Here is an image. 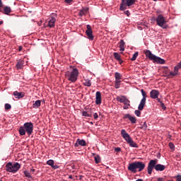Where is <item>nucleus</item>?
<instances>
[{
  "label": "nucleus",
  "instance_id": "1",
  "mask_svg": "<svg viewBox=\"0 0 181 181\" xmlns=\"http://www.w3.org/2000/svg\"><path fill=\"white\" fill-rule=\"evenodd\" d=\"M155 169L157 172H163L166 166L158 164V159L151 160L148 164L147 172L148 175H152V171Z\"/></svg>",
  "mask_w": 181,
  "mask_h": 181
},
{
  "label": "nucleus",
  "instance_id": "2",
  "mask_svg": "<svg viewBox=\"0 0 181 181\" xmlns=\"http://www.w3.org/2000/svg\"><path fill=\"white\" fill-rule=\"evenodd\" d=\"M146 166V165L144 162L134 161L129 163L127 169L129 172H132V173H136V172H142Z\"/></svg>",
  "mask_w": 181,
  "mask_h": 181
},
{
  "label": "nucleus",
  "instance_id": "3",
  "mask_svg": "<svg viewBox=\"0 0 181 181\" xmlns=\"http://www.w3.org/2000/svg\"><path fill=\"white\" fill-rule=\"evenodd\" d=\"M18 131L21 136L26 135V132L28 136H30L33 134V123L31 122L24 123L23 126L20 127Z\"/></svg>",
  "mask_w": 181,
  "mask_h": 181
},
{
  "label": "nucleus",
  "instance_id": "4",
  "mask_svg": "<svg viewBox=\"0 0 181 181\" xmlns=\"http://www.w3.org/2000/svg\"><path fill=\"white\" fill-rule=\"evenodd\" d=\"M144 54H146V57L149 59V60L153 61V63H158V64H165V59L159 57H156V55L152 54L150 50L146 49L144 52Z\"/></svg>",
  "mask_w": 181,
  "mask_h": 181
},
{
  "label": "nucleus",
  "instance_id": "5",
  "mask_svg": "<svg viewBox=\"0 0 181 181\" xmlns=\"http://www.w3.org/2000/svg\"><path fill=\"white\" fill-rule=\"evenodd\" d=\"M121 135L122 138L124 139V140L129 144V146L131 148H138V144L132 140V138H131V136L129 135L128 133H127V131L125 129L121 130Z\"/></svg>",
  "mask_w": 181,
  "mask_h": 181
},
{
  "label": "nucleus",
  "instance_id": "6",
  "mask_svg": "<svg viewBox=\"0 0 181 181\" xmlns=\"http://www.w3.org/2000/svg\"><path fill=\"white\" fill-rule=\"evenodd\" d=\"M66 76L69 81L76 83L78 78V69H77V68H74L71 71L66 72Z\"/></svg>",
  "mask_w": 181,
  "mask_h": 181
},
{
  "label": "nucleus",
  "instance_id": "7",
  "mask_svg": "<svg viewBox=\"0 0 181 181\" xmlns=\"http://www.w3.org/2000/svg\"><path fill=\"white\" fill-rule=\"evenodd\" d=\"M20 169L21 164L19 163H15L13 164H12V163H8L6 165V170L11 173H16V172H18V170Z\"/></svg>",
  "mask_w": 181,
  "mask_h": 181
},
{
  "label": "nucleus",
  "instance_id": "8",
  "mask_svg": "<svg viewBox=\"0 0 181 181\" xmlns=\"http://www.w3.org/2000/svg\"><path fill=\"white\" fill-rule=\"evenodd\" d=\"M156 22L158 26H160L162 29H168V21H166V18L162 14H159L156 17Z\"/></svg>",
  "mask_w": 181,
  "mask_h": 181
},
{
  "label": "nucleus",
  "instance_id": "9",
  "mask_svg": "<svg viewBox=\"0 0 181 181\" xmlns=\"http://www.w3.org/2000/svg\"><path fill=\"white\" fill-rule=\"evenodd\" d=\"M116 100L119 103H122V104H124L123 108L124 110H128V108L131 107V101H129V100H128V98H127V96L125 95L117 96L116 98Z\"/></svg>",
  "mask_w": 181,
  "mask_h": 181
},
{
  "label": "nucleus",
  "instance_id": "10",
  "mask_svg": "<svg viewBox=\"0 0 181 181\" xmlns=\"http://www.w3.org/2000/svg\"><path fill=\"white\" fill-rule=\"evenodd\" d=\"M141 92L143 98L139 105L138 110L142 111V110H144V107H145V104H146V93L145 92V90H144V89H141Z\"/></svg>",
  "mask_w": 181,
  "mask_h": 181
},
{
  "label": "nucleus",
  "instance_id": "11",
  "mask_svg": "<svg viewBox=\"0 0 181 181\" xmlns=\"http://www.w3.org/2000/svg\"><path fill=\"white\" fill-rule=\"evenodd\" d=\"M86 29L87 30H86V33L88 36V39H89V40H94V35H93V30L91 29V25H87Z\"/></svg>",
  "mask_w": 181,
  "mask_h": 181
},
{
  "label": "nucleus",
  "instance_id": "12",
  "mask_svg": "<svg viewBox=\"0 0 181 181\" xmlns=\"http://www.w3.org/2000/svg\"><path fill=\"white\" fill-rule=\"evenodd\" d=\"M56 18H57V16L54 13L52 14V16L49 17V21H48L49 28H54Z\"/></svg>",
  "mask_w": 181,
  "mask_h": 181
},
{
  "label": "nucleus",
  "instance_id": "13",
  "mask_svg": "<svg viewBox=\"0 0 181 181\" xmlns=\"http://www.w3.org/2000/svg\"><path fill=\"white\" fill-rule=\"evenodd\" d=\"M123 119H129L132 124H136V117L132 116L129 114L124 115Z\"/></svg>",
  "mask_w": 181,
  "mask_h": 181
},
{
  "label": "nucleus",
  "instance_id": "14",
  "mask_svg": "<svg viewBox=\"0 0 181 181\" xmlns=\"http://www.w3.org/2000/svg\"><path fill=\"white\" fill-rule=\"evenodd\" d=\"M150 97L153 99L158 98V97H159V90L155 89L152 90L150 92Z\"/></svg>",
  "mask_w": 181,
  "mask_h": 181
},
{
  "label": "nucleus",
  "instance_id": "15",
  "mask_svg": "<svg viewBox=\"0 0 181 181\" xmlns=\"http://www.w3.org/2000/svg\"><path fill=\"white\" fill-rule=\"evenodd\" d=\"M95 104L100 105L101 104V92L98 91L95 94Z\"/></svg>",
  "mask_w": 181,
  "mask_h": 181
},
{
  "label": "nucleus",
  "instance_id": "16",
  "mask_svg": "<svg viewBox=\"0 0 181 181\" xmlns=\"http://www.w3.org/2000/svg\"><path fill=\"white\" fill-rule=\"evenodd\" d=\"M86 146V141L83 139H78L75 144V146L78 148V146Z\"/></svg>",
  "mask_w": 181,
  "mask_h": 181
},
{
  "label": "nucleus",
  "instance_id": "17",
  "mask_svg": "<svg viewBox=\"0 0 181 181\" xmlns=\"http://www.w3.org/2000/svg\"><path fill=\"white\" fill-rule=\"evenodd\" d=\"M13 95L15 97V98H18V100L21 98H23L25 97V93H22V92H18V91H14L13 92Z\"/></svg>",
  "mask_w": 181,
  "mask_h": 181
},
{
  "label": "nucleus",
  "instance_id": "18",
  "mask_svg": "<svg viewBox=\"0 0 181 181\" xmlns=\"http://www.w3.org/2000/svg\"><path fill=\"white\" fill-rule=\"evenodd\" d=\"M23 64H24L23 60L19 59L16 64L17 70H21L23 69Z\"/></svg>",
  "mask_w": 181,
  "mask_h": 181
},
{
  "label": "nucleus",
  "instance_id": "19",
  "mask_svg": "<svg viewBox=\"0 0 181 181\" xmlns=\"http://www.w3.org/2000/svg\"><path fill=\"white\" fill-rule=\"evenodd\" d=\"M119 45L120 52H124L125 50V42H124V40H121Z\"/></svg>",
  "mask_w": 181,
  "mask_h": 181
},
{
  "label": "nucleus",
  "instance_id": "20",
  "mask_svg": "<svg viewBox=\"0 0 181 181\" xmlns=\"http://www.w3.org/2000/svg\"><path fill=\"white\" fill-rule=\"evenodd\" d=\"M11 12L12 9L11 8V7L8 6L4 7L3 13H4V15H9V13H11Z\"/></svg>",
  "mask_w": 181,
  "mask_h": 181
},
{
  "label": "nucleus",
  "instance_id": "21",
  "mask_svg": "<svg viewBox=\"0 0 181 181\" xmlns=\"http://www.w3.org/2000/svg\"><path fill=\"white\" fill-rule=\"evenodd\" d=\"M87 12H88V8H83V9L80 10L78 16L81 17L83 15H87Z\"/></svg>",
  "mask_w": 181,
  "mask_h": 181
},
{
  "label": "nucleus",
  "instance_id": "22",
  "mask_svg": "<svg viewBox=\"0 0 181 181\" xmlns=\"http://www.w3.org/2000/svg\"><path fill=\"white\" fill-rule=\"evenodd\" d=\"M127 6H128L127 5V1H125V0H122V3L120 4V7H119V9L121 11H125V9H127Z\"/></svg>",
  "mask_w": 181,
  "mask_h": 181
},
{
  "label": "nucleus",
  "instance_id": "23",
  "mask_svg": "<svg viewBox=\"0 0 181 181\" xmlns=\"http://www.w3.org/2000/svg\"><path fill=\"white\" fill-rule=\"evenodd\" d=\"M113 56L116 60L119 62V63H122V60L121 59V55L118 54V52H114Z\"/></svg>",
  "mask_w": 181,
  "mask_h": 181
},
{
  "label": "nucleus",
  "instance_id": "24",
  "mask_svg": "<svg viewBox=\"0 0 181 181\" xmlns=\"http://www.w3.org/2000/svg\"><path fill=\"white\" fill-rule=\"evenodd\" d=\"M42 104V101L40 100H36L33 104V108H39Z\"/></svg>",
  "mask_w": 181,
  "mask_h": 181
},
{
  "label": "nucleus",
  "instance_id": "25",
  "mask_svg": "<svg viewBox=\"0 0 181 181\" xmlns=\"http://www.w3.org/2000/svg\"><path fill=\"white\" fill-rule=\"evenodd\" d=\"M115 78L116 81H119V80H122V75H121V74L119 72H116L115 74Z\"/></svg>",
  "mask_w": 181,
  "mask_h": 181
},
{
  "label": "nucleus",
  "instance_id": "26",
  "mask_svg": "<svg viewBox=\"0 0 181 181\" xmlns=\"http://www.w3.org/2000/svg\"><path fill=\"white\" fill-rule=\"evenodd\" d=\"M136 0H126L125 2L127 6H132L135 4Z\"/></svg>",
  "mask_w": 181,
  "mask_h": 181
},
{
  "label": "nucleus",
  "instance_id": "27",
  "mask_svg": "<svg viewBox=\"0 0 181 181\" xmlns=\"http://www.w3.org/2000/svg\"><path fill=\"white\" fill-rule=\"evenodd\" d=\"M83 86L91 87V81L90 79H84Z\"/></svg>",
  "mask_w": 181,
  "mask_h": 181
},
{
  "label": "nucleus",
  "instance_id": "28",
  "mask_svg": "<svg viewBox=\"0 0 181 181\" xmlns=\"http://www.w3.org/2000/svg\"><path fill=\"white\" fill-rule=\"evenodd\" d=\"M177 73H179V71H177L175 68H174V71L170 72L169 76L175 77V76H177Z\"/></svg>",
  "mask_w": 181,
  "mask_h": 181
},
{
  "label": "nucleus",
  "instance_id": "29",
  "mask_svg": "<svg viewBox=\"0 0 181 181\" xmlns=\"http://www.w3.org/2000/svg\"><path fill=\"white\" fill-rule=\"evenodd\" d=\"M139 53L138 52H136L134 54L133 57L131 58L132 62H135L136 60V57H138V55Z\"/></svg>",
  "mask_w": 181,
  "mask_h": 181
},
{
  "label": "nucleus",
  "instance_id": "30",
  "mask_svg": "<svg viewBox=\"0 0 181 181\" xmlns=\"http://www.w3.org/2000/svg\"><path fill=\"white\" fill-rule=\"evenodd\" d=\"M82 115L83 117H91V113H90L89 112H86V111H83L82 112Z\"/></svg>",
  "mask_w": 181,
  "mask_h": 181
},
{
  "label": "nucleus",
  "instance_id": "31",
  "mask_svg": "<svg viewBox=\"0 0 181 181\" xmlns=\"http://www.w3.org/2000/svg\"><path fill=\"white\" fill-rule=\"evenodd\" d=\"M119 86H121V81H115V88H119Z\"/></svg>",
  "mask_w": 181,
  "mask_h": 181
},
{
  "label": "nucleus",
  "instance_id": "32",
  "mask_svg": "<svg viewBox=\"0 0 181 181\" xmlns=\"http://www.w3.org/2000/svg\"><path fill=\"white\" fill-rule=\"evenodd\" d=\"M95 163H100V162H101V158L100 156H95Z\"/></svg>",
  "mask_w": 181,
  "mask_h": 181
},
{
  "label": "nucleus",
  "instance_id": "33",
  "mask_svg": "<svg viewBox=\"0 0 181 181\" xmlns=\"http://www.w3.org/2000/svg\"><path fill=\"white\" fill-rule=\"evenodd\" d=\"M24 175L25 177H29L30 179H32V175H30V173H29V171H24Z\"/></svg>",
  "mask_w": 181,
  "mask_h": 181
},
{
  "label": "nucleus",
  "instance_id": "34",
  "mask_svg": "<svg viewBox=\"0 0 181 181\" xmlns=\"http://www.w3.org/2000/svg\"><path fill=\"white\" fill-rule=\"evenodd\" d=\"M4 107L6 110H9L12 108V106L9 103H6Z\"/></svg>",
  "mask_w": 181,
  "mask_h": 181
},
{
  "label": "nucleus",
  "instance_id": "35",
  "mask_svg": "<svg viewBox=\"0 0 181 181\" xmlns=\"http://www.w3.org/2000/svg\"><path fill=\"white\" fill-rule=\"evenodd\" d=\"M47 164L49 166H53V165H54V161L53 160H49L47 161Z\"/></svg>",
  "mask_w": 181,
  "mask_h": 181
},
{
  "label": "nucleus",
  "instance_id": "36",
  "mask_svg": "<svg viewBox=\"0 0 181 181\" xmlns=\"http://www.w3.org/2000/svg\"><path fill=\"white\" fill-rule=\"evenodd\" d=\"M134 114L136 117H141V110L139 109L138 110H135Z\"/></svg>",
  "mask_w": 181,
  "mask_h": 181
},
{
  "label": "nucleus",
  "instance_id": "37",
  "mask_svg": "<svg viewBox=\"0 0 181 181\" xmlns=\"http://www.w3.org/2000/svg\"><path fill=\"white\" fill-rule=\"evenodd\" d=\"M141 129H148V124H146V122H144L142 127H141Z\"/></svg>",
  "mask_w": 181,
  "mask_h": 181
},
{
  "label": "nucleus",
  "instance_id": "38",
  "mask_svg": "<svg viewBox=\"0 0 181 181\" xmlns=\"http://www.w3.org/2000/svg\"><path fill=\"white\" fill-rule=\"evenodd\" d=\"M160 105L162 110H166V106H165V104L163 103V102H160Z\"/></svg>",
  "mask_w": 181,
  "mask_h": 181
},
{
  "label": "nucleus",
  "instance_id": "39",
  "mask_svg": "<svg viewBox=\"0 0 181 181\" xmlns=\"http://www.w3.org/2000/svg\"><path fill=\"white\" fill-rule=\"evenodd\" d=\"M169 147L171 149H175V144H173V143H169Z\"/></svg>",
  "mask_w": 181,
  "mask_h": 181
},
{
  "label": "nucleus",
  "instance_id": "40",
  "mask_svg": "<svg viewBox=\"0 0 181 181\" xmlns=\"http://www.w3.org/2000/svg\"><path fill=\"white\" fill-rule=\"evenodd\" d=\"M115 152H121V148L117 147L115 148Z\"/></svg>",
  "mask_w": 181,
  "mask_h": 181
},
{
  "label": "nucleus",
  "instance_id": "41",
  "mask_svg": "<svg viewBox=\"0 0 181 181\" xmlns=\"http://www.w3.org/2000/svg\"><path fill=\"white\" fill-rule=\"evenodd\" d=\"M93 118H94V119H97L98 118V114L94 113Z\"/></svg>",
  "mask_w": 181,
  "mask_h": 181
},
{
  "label": "nucleus",
  "instance_id": "42",
  "mask_svg": "<svg viewBox=\"0 0 181 181\" xmlns=\"http://www.w3.org/2000/svg\"><path fill=\"white\" fill-rule=\"evenodd\" d=\"M51 167L52 169H59V165H54V164H53Z\"/></svg>",
  "mask_w": 181,
  "mask_h": 181
},
{
  "label": "nucleus",
  "instance_id": "43",
  "mask_svg": "<svg viewBox=\"0 0 181 181\" xmlns=\"http://www.w3.org/2000/svg\"><path fill=\"white\" fill-rule=\"evenodd\" d=\"M124 13L125 15H127V16H129V15H131V13H129V11H125Z\"/></svg>",
  "mask_w": 181,
  "mask_h": 181
},
{
  "label": "nucleus",
  "instance_id": "44",
  "mask_svg": "<svg viewBox=\"0 0 181 181\" xmlns=\"http://www.w3.org/2000/svg\"><path fill=\"white\" fill-rule=\"evenodd\" d=\"M4 4L2 3V0H0V12H1V8H3Z\"/></svg>",
  "mask_w": 181,
  "mask_h": 181
},
{
  "label": "nucleus",
  "instance_id": "45",
  "mask_svg": "<svg viewBox=\"0 0 181 181\" xmlns=\"http://www.w3.org/2000/svg\"><path fill=\"white\" fill-rule=\"evenodd\" d=\"M177 180L181 181V175H177Z\"/></svg>",
  "mask_w": 181,
  "mask_h": 181
},
{
  "label": "nucleus",
  "instance_id": "46",
  "mask_svg": "<svg viewBox=\"0 0 181 181\" xmlns=\"http://www.w3.org/2000/svg\"><path fill=\"white\" fill-rule=\"evenodd\" d=\"M66 4H71L73 2V0H65Z\"/></svg>",
  "mask_w": 181,
  "mask_h": 181
},
{
  "label": "nucleus",
  "instance_id": "47",
  "mask_svg": "<svg viewBox=\"0 0 181 181\" xmlns=\"http://www.w3.org/2000/svg\"><path fill=\"white\" fill-rule=\"evenodd\" d=\"M157 181H165V180L162 177H158Z\"/></svg>",
  "mask_w": 181,
  "mask_h": 181
},
{
  "label": "nucleus",
  "instance_id": "48",
  "mask_svg": "<svg viewBox=\"0 0 181 181\" xmlns=\"http://www.w3.org/2000/svg\"><path fill=\"white\" fill-rule=\"evenodd\" d=\"M156 100H157L158 103H160H160H162L160 99H159L158 98H156Z\"/></svg>",
  "mask_w": 181,
  "mask_h": 181
},
{
  "label": "nucleus",
  "instance_id": "49",
  "mask_svg": "<svg viewBox=\"0 0 181 181\" xmlns=\"http://www.w3.org/2000/svg\"><path fill=\"white\" fill-rule=\"evenodd\" d=\"M35 170H35V169H33V168L30 170V171L32 172V173H35Z\"/></svg>",
  "mask_w": 181,
  "mask_h": 181
},
{
  "label": "nucleus",
  "instance_id": "50",
  "mask_svg": "<svg viewBox=\"0 0 181 181\" xmlns=\"http://www.w3.org/2000/svg\"><path fill=\"white\" fill-rule=\"evenodd\" d=\"M22 46H20L19 47H18V50H19V52H21V50H22Z\"/></svg>",
  "mask_w": 181,
  "mask_h": 181
},
{
  "label": "nucleus",
  "instance_id": "51",
  "mask_svg": "<svg viewBox=\"0 0 181 181\" xmlns=\"http://www.w3.org/2000/svg\"><path fill=\"white\" fill-rule=\"evenodd\" d=\"M69 179H73V176L69 175Z\"/></svg>",
  "mask_w": 181,
  "mask_h": 181
},
{
  "label": "nucleus",
  "instance_id": "52",
  "mask_svg": "<svg viewBox=\"0 0 181 181\" xmlns=\"http://www.w3.org/2000/svg\"><path fill=\"white\" fill-rule=\"evenodd\" d=\"M4 23V21H0V25H2Z\"/></svg>",
  "mask_w": 181,
  "mask_h": 181
},
{
  "label": "nucleus",
  "instance_id": "53",
  "mask_svg": "<svg viewBox=\"0 0 181 181\" xmlns=\"http://www.w3.org/2000/svg\"><path fill=\"white\" fill-rule=\"evenodd\" d=\"M153 1H154V2H158V0H153Z\"/></svg>",
  "mask_w": 181,
  "mask_h": 181
}]
</instances>
